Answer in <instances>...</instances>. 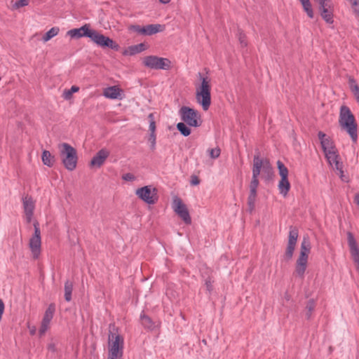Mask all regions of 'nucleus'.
<instances>
[{
  "label": "nucleus",
  "mask_w": 359,
  "mask_h": 359,
  "mask_svg": "<svg viewBox=\"0 0 359 359\" xmlns=\"http://www.w3.org/2000/svg\"><path fill=\"white\" fill-rule=\"evenodd\" d=\"M197 76L201 83L196 85V100L204 111H207L211 104V79L201 72Z\"/></svg>",
  "instance_id": "f257e3e1"
},
{
  "label": "nucleus",
  "mask_w": 359,
  "mask_h": 359,
  "mask_svg": "<svg viewBox=\"0 0 359 359\" xmlns=\"http://www.w3.org/2000/svg\"><path fill=\"white\" fill-rule=\"evenodd\" d=\"M339 123L341 128L345 130L353 142L358 140L357 123L350 109L345 105L340 107Z\"/></svg>",
  "instance_id": "f03ea898"
},
{
  "label": "nucleus",
  "mask_w": 359,
  "mask_h": 359,
  "mask_svg": "<svg viewBox=\"0 0 359 359\" xmlns=\"http://www.w3.org/2000/svg\"><path fill=\"white\" fill-rule=\"evenodd\" d=\"M124 340L114 325H109L108 349L109 355L121 358L123 353Z\"/></svg>",
  "instance_id": "7ed1b4c3"
},
{
  "label": "nucleus",
  "mask_w": 359,
  "mask_h": 359,
  "mask_svg": "<svg viewBox=\"0 0 359 359\" xmlns=\"http://www.w3.org/2000/svg\"><path fill=\"white\" fill-rule=\"evenodd\" d=\"M60 155L65 168L69 171L74 170L77 165V153L76 149L67 143L59 145Z\"/></svg>",
  "instance_id": "20e7f679"
},
{
  "label": "nucleus",
  "mask_w": 359,
  "mask_h": 359,
  "mask_svg": "<svg viewBox=\"0 0 359 359\" xmlns=\"http://www.w3.org/2000/svg\"><path fill=\"white\" fill-rule=\"evenodd\" d=\"M144 67L151 69L168 70L171 68V61L165 57L149 55L142 58Z\"/></svg>",
  "instance_id": "39448f33"
},
{
  "label": "nucleus",
  "mask_w": 359,
  "mask_h": 359,
  "mask_svg": "<svg viewBox=\"0 0 359 359\" xmlns=\"http://www.w3.org/2000/svg\"><path fill=\"white\" fill-rule=\"evenodd\" d=\"M181 119L188 126L191 127H198L201 125V118L199 112L188 107H182L180 109Z\"/></svg>",
  "instance_id": "423d86ee"
},
{
  "label": "nucleus",
  "mask_w": 359,
  "mask_h": 359,
  "mask_svg": "<svg viewBox=\"0 0 359 359\" xmlns=\"http://www.w3.org/2000/svg\"><path fill=\"white\" fill-rule=\"evenodd\" d=\"M136 196L148 205L155 204L158 199L157 189L151 185H147L135 190Z\"/></svg>",
  "instance_id": "0eeeda50"
},
{
  "label": "nucleus",
  "mask_w": 359,
  "mask_h": 359,
  "mask_svg": "<svg viewBox=\"0 0 359 359\" xmlns=\"http://www.w3.org/2000/svg\"><path fill=\"white\" fill-rule=\"evenodd\" d=\"M34 233L29 239V246L32 252V256L34 259H37L41 253V231L39 227V223L35 222L34 223Z\"/></svg>",
  "instance_id": "6e6552de"
},
{
  "label": "nucleus",
  "mask_w": 359,
  "mask_h": 359,
  "mask_svg": "<svg viewBox=\"0 0 359 359\" xmlns=\"http://www.w3.org/2000/svg\"><path fill=\"white\" fill-rule=\"evenodd\" d=\"M172 209L184 223L187 224L191 223V218L186 205L182 202V199L177 196L173 198Z\"/></svg>",
  "instance_id": "1a4fd4ad"
},
{
  "label": "nucleus",
  "mask_w": 359,
  "mask_h": 359,
  "mask_svg": "<svg viewBox=\"0 0 359 359\" xmlns=\"http://www.w3.org/2000/svg\"><path fill=\"white\" fill-rule=\"evenodd\" d=\"M90 39L97 45L101 47H109L111 49L118 50V46L110 38L93 30Z\"/></svg>",
  "instance_id": "9d476101"
},
{
  "label": "nucleus",
  "mask_w": 359,
  "mask_h": 359,
  "mask_svg": "<svg viewBox=\"0 0 359 359\" xmlns=\"http://www.w3.org/2000/svg\"><path fill=\"white\" fill-rule=\"evenodd\" d=\"M22 201L25 219L27 223H30L32 219L35 208V201L32 196L25 195L22 197Z\"/></svg>",
  "instance_id": "9b49d317"
},
{
  "label": "nucleus",
  "mask_w": 359,
  "mask_h": 359,
  "mask_svg": "<svg viewBox=\"0 0 359 359\" xmlns=\"http://www.w3.org/2000/svg\"><path fill=\"white\" fill-rule=\"evenodd\" d=\"M55 308L53 304H50L45 311L41 327L39 331V335L43 336L48 330L51 320L53 319Z\"/></svg>",
  "instance_id": "f8f14e48"
},
{
  "label": "nucleus",
  "mask_w": 359,
  "mask_h": 359,
  "mask_svg": "<svg viewBox=\"0 0 359 359\" xmlns=\"http://www.w3.org/2000/svg\"><path fill=\"white\" fill-rule=\"evenodd\" d=\"M318 137L320 141V144L325 156L330 152H334L337 150L333 140L330 137H327L323 132L319 131Z\"/></svg>",
  "instance_id": "ddd939ff"
},
{
  "label": "nucleus",
  "mask_w": 359,
  "mask_h": 359,
  "mask_svg": "<svg viewBox=\"0 0 359 359\" xmlns=\"http://www.w3.org/2000/svg\"><path fill=\"white\" fill-rule=\"evenodd\" d=\"M89 27L90 26L86 24L80 28L69 30L67 34L72 38L79 39L83 36H86L90 39L93 29H90Z\"/></svg>",
  "instance_id": "4468645a"
},
{
  "label": "nucleus",
  "mask_w": 359,
  "mask_h": 359,
  "mask_svg": "<svg viewBox=\"0 0 359 359\" xmlns=\"http://www.w3.org/2000/svg\"><path fill=\"white\" fill-rule=\"evenodd\" d=\"M109 156V151L106 149H100L91 159L90 166L100 168L104 164Z\"/></svg>",
  "instance_id": "2eb2a0df"
},
{
  "label": "nucleus",
  "mask_w": 359,
  "mask_h": 359,
  "mask_svg": "<svg viewBox=\"0 0 359 359\" xmlns=\"http://www.w3.org/2000/svg\"><path fill=\"white\" fill-rule=\"evenodd\" d=\"M325 156L327 161V163L332 168H339V166L343 164V163L341 161L338 150H336L334 152H330Z\"/></svg>",
  "instance_id": "dca6fc26"
},
{
  "label": "nucleus",
  "mask_w": 359,
  "mask_h": 359,
  "mask_svg": "<svg viewBox=\"0 0 359 359\" xmlns=\"http://www.w3.org/2000/svg\"><path fill=\"white\" fill-rule=\"evenodd\" d=\"M122 90L116 86L106 88L104 90L103 95L105 97L115 100L121 99Z\"/></svg>",
  "instance_id": "f3484780"
},
{
  "label": "nucleus",
  "mask_w": 359,
  "mask_h": 359,
  "mask_svg": "<svg viewBox=\"0 0 359 359\" xmlns=\"http://www.w3.org/2000/svg\"><path fill=\"white\" fill-rule=\"evenodd\" d=\"M311 248V246L309 239L306 237H304L301 243L300 254L298 258L308 260Z\"/></svg>",
  "instance_id": "a211bd4d"
},
{
  "label": "nucleus",
  "mask_w": 359,
  "mask_h": 359,
  "mask_svg": "<svg viewBox=\"0 0 359 359\" xmlns=\"http://www.w3.org/2000/svg\"><path fill=\"white\" fill-rule=\"evenodd\" d=\"M307 259L298 258L297 260L294 274L302 279H303L304 277V273L307 268Z\"/></svg>",
  "instance_id": "6ab92c4d"
},
{
  "label": "nucleus",
  "mask_w": 359,
  "mask_h": 359,
  "mask_svg": "<svg viewBox=\"0 0 359 359\" xmlns=\"http://www.w3.org/2000/svg\"><path fill=\"white\" fill-rule=\"evenodd\" d=\"M164 29V26L159 24L148 25L143 27L142 35L150 36L158 32H162Z\"/></svg>",
  "instance_id": "aec40b11"
},
{
  "label": "nucleus",
  "mask_w": 359,
  "mask_h": 359,
  "mask_svg": "<svg viewBox=\"0 0 359 359\" xmlns=\"http://www.w3.org/2000/svg\"><path fill=\"white\" fill-rule=\"evenodd\" d=\"M265 159L260 158L258 156H254L252 166V176L259 177L263 169Z\"/></svg>",
  "instance_id": "412c9836"
},
{
  "label": "nucleus",
  "mask_w": 359,
  "mask_h": 359,
  "mask_svg": "<svg viewBox=\"0 0 359 359\" xmlns=\"http://www.w3.org/2000/svg\"><path fill=\"white\" fill-rule=\"evenodd\" d=\"M333 11L334 6L320 9V15L327 23L332 24L333 22Z\"/></svg>",
  "instance_id": "4be33fe9"
},
{
  "label": "nucleus",
  "mask_w": 359,
  "mask_h": 359,
  "mask_svg": "<svg viewBox=\"0 0 359 359\" xmlns=\"http://www.w3.org/2000/svg\"><path fill=\"white\" fill-rule=\"evenodd\" d=\"M41 160L43 163L48 167H53L55 162V156L47 150L42 152Z\"/></svg>",
  "instance_id": "5701e85b"
},
{
  "label": "nucleus",
  "mask_w": 359,
  "mask_h": 359,
  "mask_svg": "<svg viewBox=\"0 0 359 359\" xmlns=\"http://www.w3.org/2000/svg\"><path fill=\"white\" fill-rule=\"evenodd\" d=\"M278 188L280 194L285 197L290 189V183L288 178L280 179L278 184Z\"/></svg>",
  "instance_id": "b1692460"
},
{
  "label": "nucleus",
  "mask_w": 359,
  "mask_h": 359,
  "mask_svg": "<svg viewBox=\"0 0 359 359\" xmlns=\"http://www.w3.org/2000/svg\"><path fill=\"white\" fill-rule=\"evenodd\" d=\"M145 50V45L144 43H140L137 45H134L130 46L127 50H126L123 53L124 55H135L137 53H141Z\"/></svg>",
  "instance_id": "393cba45"
},
{
  "label": "nucleus",
  "mask_w": 359,
  "mask_h": 359,
  "mask_svg": "<svg viewBox=\"0 0 359 359\" xmlns=\"http://www.w3.org/2000/svg\"><path fill=\"white\" fill-rule=\"evenodd\" d=\"M60 32V29L57 27H53L49 29L42 37L43 42H47L54 36H57Z\"/></svg>",
  "instance_id": "a878e982"
},
{
  "label": "nucleus",
  "mask_w": 359,
  "mask_h": 359,
  "mask_svg": "<svg viewBox=\"0 0 359 359\" xmlns=\"http://www.w3.org/2000/svg\"><path fill=\"white\" fill-rule=\"evenodd\" d=\"M256 199L257 193L250 192L248 197V205L250 212H252L255 210Z\"/></svg>",
  "instance_id": "bb28decb"
},
{
  "label": "nucleus",
  "mask_w": 359,
  "mask_h": 359,
  "mask_svg": "<svg viewBox=\"0 0 359 359\" xmlns=\"http://www.w3.org/2000/svg\"><path fill=\"white\" fill-rule=\"evenodd\" d=\"M140 319L142 325L145 328H147L149 330H153L154 328V324L153 323L152 320L149 316L144 314H142L140 316Z\"/></svg>",
  "instance_id": "cd10ccee"
},
{
  "label": "nucleus",
  "mask_w": 359,
  "mask_h": 359,
  "mask_svg": "<svg viewBox=\"0 0 359 359\" xmlns=\"http://www.w3.org/2000/svg\"><path fill=\"white\" fill-rule=\"evenodd\" d=\"M73 290V284L72 282L67 281L65 284V298L67 302L72 299V292Z\"/></svg>",
  "instance_id": "c85d7f7f"
},
{
  "label": "nucleus",
  "mask_w": 359,
  "mask_h": 359,
  "mask_svg": "<svg viewBox=\"0 0 359 359\" xmlns=\"http://www.w3.org/2000/svg\"><path fill=\"white\" fill-rule=\"evenodd\" d=\"M298 236V231L296 229H291L289 232L287 244L296 245Z\"/></svg>",
  "instance_id": "c756f323"
},
{
  "label": "nucleus",
  "mask_w": 359,
  "mask_h": 359,
  "mask_svg": "<svg viewBox=\"0 0 359 359\" xmlns=\"http://www.w3.org/2000/svg\"><path fill=\"white\" fill-rule=\"evenodd\" d=\"M277 166L280 179L288 178V170L280 161H278Z\"/></svg>",
  "instance_id": "7c9ffc66"
},
{
  "label": "nucleus",
  "mask_w": 359,
  "mask_h": 359,
  "mask_svg": "<svg viewBox=\"0 0 359 359\" xmlns=\"http://www.w3.org/2000/svg\"><path fill=\"white\" fill-rule=\"evenodd\" d=\"M79 90V88L76 86H72L70 89H65L62 93V97L65 100H70L72 94Z\"/></svg>",
  "instance_id": "2f4dec72"
},
{
  "label": "nucleus",
  "mask_w": 359,
  "mask_h": 359,
  "mask_svg": "<svg viewBox=\"0 0 359 359\" xmlns=\"http://www.w3.org/2000/svg\"><path fill=\"white\" fill-rule=\"evenodd\" d=\"M316 307V302L313 299H310L306 306V317L307 319H310L312 316V313Z\"/></svg>",
  "instance_id": "473e14b6"
},
{
  "label": "nucleus",
  "mask_w": 359,
  "mask_h": 359,
  "mask_svg": "<svg viewBox=\"0 0 359 359\" xmlns=\"http://www.w3.org/2000/svg\"><path fill=\"white\" fill-rule=\"evenodd\" d=\"M304 11L310 18H313V11L309 0H305L301 2Z\"/></svg>",
  "instance_id": "72a5a7b5"
},
{
  "label": "nucleus",
  "mask_w": 359,
  "mask_h": 359,
  "mask_svg": "<svg viewBox=\"0 0 359 359\" xmlns=\"http://www.w3.org/2000/svg\"><path fill=\"white\" fill-rule=\"evenodd\" d=\"M185 123H186L182 122L178 123L177 124V128L182 135L187 137L191 134V130Z\"/></svg>",
  "instance_id": "f704fd0d"
},
{
  "label": "nucleus",
  "mask_w": 359,
  "mask_h": 359,
  "mask_svg": "<svg viewBox=\"0 0 359 359\" xmlns=\"http://www.w3.org/2000/svg\"><path fill=\"white\" fill-rule=\"evenodd\" d=\"M259 186L258 177H252V180L250 184V192L257 193V189Z\"/></svg>",
  "instance_id": "c9c22d12"
},
{
  "label": "nucleus",
  "mask_w": 359,
  "mask_h": 359,
  "mask_svg": "<svg viewBox=\"0 0 359 359\" xmlns=\"http://www.w3.org/2000/svg\"><path fill=\"white\" fill-rule=\"evenodd\" d=\"M319 4V10L323 8H330L331 6H333V3L332 0H315Z\"/></svg>",
  "instance_id": "e433bc0d"
},
{
  "label": "nucleus",
  "mask_w": 359,
  "mask_h": 359,
  "mask_svg": "<svg viewBox=\"0 0 359 359\" xmlns=\"http://www.w3.org/2000/svg\"><path fill=\"white\" fill-rule=\"evenodd\" d=\"M208 152L210 156V158L215 159L217 158L221 153V150L219 147H215L213 149H210L208 150Z\"/></svg>",
  "instance_id": "4c0bfd02"
},
{
  "label": "nucleus",
  "mask_w": 359,
  "mask_h": 359,
  "mask_svg": "<svg viewBox=\"0 0 359 359\" xmlns=\"http://www.w3.org/2000/svg\"><path fill=\"white\" fill-rule=\"evenodd\" d=\"M149 119V130L151 133H155L156 130V123L154 121V117L153 114H150L148 116Z\"/></svg>",
  "instance_id": "58836bf2"
},
{
  "label": "nucleus",
  "mask_w": 359,
  "mask_h": 359,
  "mask_svg": "<svg viewBox=\"0 0 359 359\" xmlns=\"http://www.w3.org/2000/svg\"><path fill=\"white\" fill-rule=\"evenodd\" d=\"M296 245H289L287 244L286 251H285V256L288 259H290L292 257L294 249Z\"/></svg>",
  "instance_id": "ea45409f"
},
{
  "label": "nucleus",
  "mask_w": 359,
  "mask_h": 359,
  "mask_svg": "<svg viewBox=\"0 0 359 359\" xmlns=\"http://www.w3.org/2000/svg\"><path fill=\"white\" fill-rule=\"evenodd\" d=\"M334 169L338 172V175H339V177L341 178V180L343 182H346L348 181V177H346L344 173L343 164L340 165L339 166V168H334Z\"/></svg>",
  "instance_id": "a19ab883"
},
{
  "label": "nucleus",
  "mask_w": 359,
  "mask_h": 359,
  "mask_svg": "<svg viewBox=\"0 0 359 359\" xmlns=\"http://www.w3.org/2000/svg\"><path fill=\"white\" fill-rule=\"evenodd\" d=\"M262 171L263 172L266 173L267 175H271L272 173V168L271 166L269 161L267 159H265L264 167Z\"/></svg>",
  "instance_id": "79ce46f5"
},
{
  "label": "nucleus",
  "mask_w": 359,
  "mask_h": 359,
  "mask_svg": "<svg viewBox=\"0 0 359 359\" xmlns=\"http://www.w3.org/2000/svg\"><path fill=\"white\" fill-rule=\"evenodd\" d=\"M238 40L242 47L247 46V41L245 35L243 32H239L238 34Z\"/></svg>",
  "instance_id": "37998d69"
},
{
  "label": "nucleus",
  "mask_w": 359,
  "mask_h": 359,
  "mask_svg": "<svg viewBox=\"0 0 359 359\" xmlns=\"http://www.w3.org/2000/svg\"><path fill=\"white\" fill-rule=\"evenodd\" d=\"M128 29L130 31H133L142 34L143 27H140V25H132L128 27Z\"/></svg>",
  "instance_id": "c03bdc74"
},
{
  "label": "nucleus",
  "mask_w": 359,
  "mask_h": 359,
  "mask_svg": "<svg viewBox=\"0 0 359 359\" xmlns=\"http://www.w3.org/2000/svg\"><path fill=\"white\" fill-rule=\"evenodd\" d=\"M122 179L125 181L132 182L135 180L136 177L132 173H126L122 176Z\"/></svg>",
  "instance_id": "a18cd8bd"
},
{
  "label": "nucleus",
  "mask_w": 359,
  "mask_h": 359,
  "mask_svg": "<svg viewBox=\"0 0 359 359\" xmlns=\"http://www.w3.org/2000/svg\"><path fill=\"white\" fill-rule=\"evenodd\" d=\"M149 141L151 142V148L154 149L156 147V134L151 133L149 135Z\"/></svg>",
  "instance_id": "49530a36"
},
{
  "label": "nucleus",
  "mask_w": 359,
  "mask_h": 359,
  "mask_svg": "<svg viewBox=\"0 0 359 359\" xmlns=\"http://www.w3.org/2000/svg\"><path fill=\"white\" fill-rule=\"evenodd\" d=\"M28 4H29L28 0H19L15 2V6L16 8H20V7H23V6L28 5Z\"/></svg>",
  "instance_id": "de8ad7c7"
},
{
  "label": "nucleus",
  "mask_w": 359,
  "mask_h": 359,
  "mask_svg": "<svg viewBox=\"0 0 359 359\" xmlns=\"http://www.w3.org/2000/svg\"><path fill=\"white\" fill-rule=\"evenodd\" d=\"M48 350L51 352H55L56 351V345L54 342H50L48 344Z\"/></svg>",
  "instance_id": "09e8293b"
},
{
  "label": "nucleus",
  "mask_w": 359,
  "mask_h": 359,
  "mask_svg": "<svg viewBox=\"0 0 359 359\" xmlns=\"http://www.w3.org/2000/svg\"><path fill=\"white\" fill-rule=\"evenodd\" d=\"M200 182V180H198V178L196 176H194L191 177V185H197Z\"/></svg>",
  "instance_id": "8fccbe9b"
},
{
  "label": "nucleus",
  "mask_w": 359,
  "mask_h": 359,
  "mask_svg": "<svg viewBox=\"0 0 359 359\" xmlns=\"http://www.w3.org/2000/svg\"><path fill=\"white\" fill-rule=\"evenodd\" d=\"M205 286L209 292L212 290V283L210 279L205 280Z\"/></svg>",
  "instance_id": "3c124183"
},
{
  "label": "nucleus",
  "mask_w": 359,
  "mask_h": 359,
  "mask_svg": "<svg viewBox=\"0 0 359 359\" xmlns=\"http://www.w3.org/2000/svg\"><path fill=\"white\" fill-rule=\"evenodd\" d=\"M353 5L355 6V10L358 11L359 14V0H355L353 3Z\"/></svg>",
  "instance_id": "603ef678"
},
{
  "label": "nucleus",
  "mask_w": 359,
  "mask_h": 359,
  "mask_svg": "<svg viewBox=\"0 0 359 359\" xmlns=\"http://www.w3.org/2000/svg\"><path fill=\"white\" fill-rule=\"evenodd\" d=\"M30 334L34 335L36 333V327L34 326L29 327Z\"/></svg>",
  "instance_id": "864d4df0"
},
{
  "label": "nucleus",
  "mask_w": 359,
  "mask_h": 359,
  "mask_svg": "<svg viewBox=\"0 0 359 359\" xmlns=\"http://www.w3.org/2000/svg\"><path fill=\"white\" fill-rule=\"evenodd\" d=\"M162 4H168L170 1V0H159Z\"/></svg>",
  "instance_id": "5fc2aeb1"
},
{
  "label": "nucleus",
  "mask_w": 359,
  "mask_h": 359,
  "mask_svg": "<svg viewBox=\"0 0 359 359\" xmlns=\"http://www.w3.org/2000/svg\"><path fill=\"white\" fill-rule=\"evenodd\" d=\"M119 358L108 355V359H118Z\"/></svg>",
  "instance_id": "6e6d98bb"
}]
</instances>
